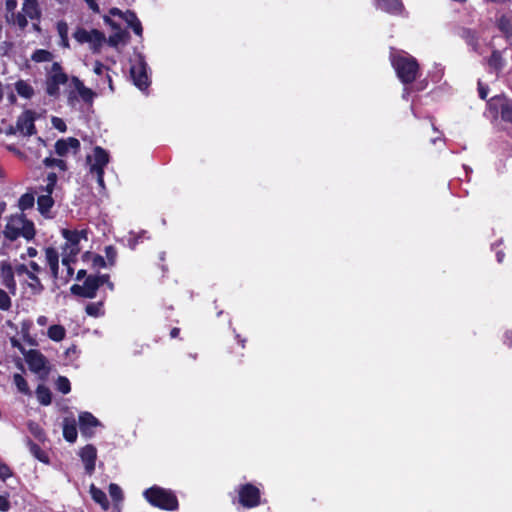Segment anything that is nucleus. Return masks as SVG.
Returning a JSON list of instances; mask_svg holds the SVG:
<instances>
[{"label": "nucleus", "instance_id": "30", "mask_svg": "<svg viewBox=\"0 0 512 512\" xmlns=\"http://www.w3.org/2000/svg\"><path fill=\"white\" fill-rule=\"evenodd\" d=\"M48 337L56 342L62 341L66 336V330L62 325H52L47 332Z\"/></svg>", "mask_w": 512, "mask_h": 512}, {"label": "nucleus", "instance_id": "20", "mask_svg": "<svg viewBox=\"0 0 512 512\" xmlns=\"http://www.w3.org/2000/svg\"><path fill=\"white\" fill-rule=\"evenodd\" d=\"M26 362L33 372L40 373L46 369L47 360L45 356L37 350L28 352Z\"/></svg>", "mask_w": 512, "mask_h": 512}, {"label": "nucleus", "instance_id": "53", "mask_svg": "<svg viewBox=\"0 0 512 512\" xmlns=\"http://www.w3.org/2000/svg\"><path fill=\"white\" fill-rule=\"evenodd\" d=\"M87 5L89 6V8L93 11V12H96L98 13L99 12V6L96 2V0H84Z\"/></svg>", "mask_w": 512, "mask_h": 512}, {"label": "nucleus", "instance_id": "63", "mask_svg": "<svg viewBox=\"0 0 512 512\" xmlns=\"http://www.w3.org/2000/svg\"><path fill=\"white\" fill-rule=\"evenodd\" d=\"M27 254L29 257H35L37 255V250L33 247H29L27 249Z\"/></svg>", "mask_w": 512, "mask_h": 512}, {"label": "nucleus", "instance_id": "33", "mask_svg": "<svg viewBox=\"0 0 512 512\" xmlns=\"http://www.w3.org/2000/svg\"><path fill=\"white\" fill-rule=\"evenodd\" d=\"M57 183V175L55 173H49L46 178V185L39 188L42 194H48L52 196Z\"/></svg>", "mask_w": 512, "mask_h": 512}, {"label": "nucleus", "instance_id": "6", "mask_svg": "<svg viewBox=\"0 0 512 512\" xmlns=\"http://www.w3.org/2000/svg\"><path fill=\"white\" fill-rule=\"evenodd\" d=\"M68 75L63 71L62 66L58 62H54L50 69L47 70L45 78V92L48 96L58 99L60 96V86L67 84Z\"/></svg>", "mask_w": 512, "mask_h": 512}, {"label": "nucleus", "instance_id": "12", "mask_svg": "<svg viewBox=\"0 0 512 512\" xmlns=\"http://www.w3.org/2000/svg\"><path fill=\"white\" fill-rule=\"evenodd\" d=\"M87 162L90 174L104 172V168L109 163V154L102 147L96 146L93 150V155L87 156Z\"/></svg>", "mask_w": 512, "mask_h": 512}, {"label": "nucleus", "instance_id": "41", "mask_svg": "<svg viewBox=\"0 0 512 512\" xmlns=\"http://www.w3.org/2000/svg\"><path fill=\"white\" fill-rule=\"evenodd\" d=\"M12 306L9 294L0 288V310L8 311Z\"/></svg>", "mask_w": 512, "mask_h": 512}, {"label": "nucleus", "instance_id": "11", "mask_svg": "<svg viewBox=\"0 0 512 512\" xmlns=\"http://www.w3.org/2000/svg\"><path fill=\"white\" fill-rule=\"evenodd\" d=\"M17 6L18 0H5V19L8 24L24 30L28 25V20L21 12H16Z\"/></svg>", "mask_w": 512, "mask_h": 512}, {"label": "nucleus", "instance_id": "51", "mask_svg": "<svg viewBox=\"0 0 512 512\" xmlns=\"http://www.w3.org/2000/svg\"><path fill=\"white\" fill-rule=\"evenodd\" d=\"M105 70H108L107 67H105L100 61H96L94 64L93 71L97 75H102Z\"/></svg>", "mask_w": 512, "mask_h": 512}, {"label": "nucleus", "instance_id": "18", "mask_svg": "<svg viewBox=\"0 0 512 512\" xmlns=\"http://www.w3.org/2000/svg\"><path fill=\"white\" fill-rule=\"evenodd\" d=\"M100 422L89 412H82L79 415V428L81 433L86 437H91L94 434V428L99 426Z\"/></svg>", "mask_w": 512, "mask_h": 512}, {"label": "nucleus", "instance_id": "29", "mask_svg": "<svg viewBox=\"0 0 512 512\" xmlns=\"http://www.w3.org/2000/svg\"><path fill=\"white\" fill-rule=\"evenodd\" d=\"M15 89L21 97L26 99H30L34 95L33 87L24 80H18L15 83Z\"/></svg>", "mask_w": 512, "mask_h": 512}, {"label": "nucleus", "instance_id": "19", "mask_svg": "<svg viewBox=\"0 0 512 512\" xmlns=\"http://www.w3.org/2000/svg\"><path fill=\"white\" fill-rule=\"evenodd\" d=\"M79 149L80 142L74 137L60 139L55 143V152L61 157L66 156L70 151L76 154Z\"/></svg>", "mask_w": 512, "mask_h": 512}, {"label": "nucleus", "instance_id": "58", "mask_svg": "<svg viewBox=\"0 0 512 512\" xmlns=\"http://www.w3.org/2000/svg\"><path fill=\"white\" fill-rule=\"evenodd\" d=\"M71 264H72V263L63 264V265L66 267V270H67L66 280H68L69 278H71V277L73 276V273H74V270H73V268L71 267Z\"/></svg>", "mask_w": 512, "mask_h": 512}, {"label": "nucleus", "instance_id": "10", "mask_svg": "<svg viewBox=\"0 0 512 512\" xmlns=\"http://www.w3.org/2000/svg\"><path fill=\"white\" fill-rule=\"evenodd\" d=\"M238 501L245 508H253L260 504V490L253 484L240 485L237 489Z\"/></svg>", "mask_w": 512, "mask_h": 512}, {"label": "nucleus", "instance_id": "14", "mask_svg": "<svg viewBox=\"0 0 512 512\" xmlns=\"http://www.w3.org/2000/svg\"><path fill=\"white\" fill-rule=\"evenodd\" d=\"M34 121V113L26 110L17 118L16 130L23 136H31L36 133Z\"/></svg>", "mask_w": 512, "mask_h": 512}, {"label": "nucleus", "instance_id": "34", "mask_svg": "<svg viewBox=\"0 0 512 512\" xmlns=\"http://www.w3.org/2000/svg\"><path fill=\"white\" fill-rule=\"evenodd\" d=\"M35 196L33 193L23 194L18 201V207L21 211L28 210L34 206Z\"/></svg>", "mask_w": 512, "mask_h": 512}, {"label": "nucleus", "instance_id": "31", "mask_svg": "<svg viewBox=\"0 0 512 512\" xmlns=\"http://www.w3.org/2000/svg\"><path fill=\"white\" fill-rule=\"evenodd\" d=\"M56 28L61 39L60 45L64 48H69L68 24L65 21H59L57 22Z\"/></svg>", "mask_w": 512, "mask_h": 512}, {"label": "nucleus", "instance_id": "13", "mask_svg": "<svg viewBox=\"0 0 512 512\" xmlns=\"http://www.w3.org/2000/svg\"><path fill=\"white\" fill-rule=\"evenodd\" d=\"M99 289V280L94 276H88L82 285L75 284L71 287V292L85 298H94Z\"/></svg>", "mask_w": 512, "mask_h": 512}, {"label": "nucleus", "instance_id": "54", "mask_svg": "<svg viewBox=\"0 0 512 512\" xmlns=\"http://www.w3.org/2000/svg\"><path fill=\"white\" fill-rule=\"evenodd\" d=\"M106 255H107V257H108V259H109L110 261H113V260H114V258H115V256H116V252H115V250H114V248H113L112 246H108V247L106 248Z\"/></svg>", "mask_w": 512, "mask_h": 512}, {"label": "nucleus", "instance_id": "57", "mask_svg": "<svg viewBox=\"0 0 512 512\" xmlns=\"http://www.w3.org/2000/svg\"><path fill=\"white\" fill-rule=\"evenodd\" d=\"M94 265L95 266L104 267L105 266L104 258L99 256V255L95 256V258H94Z\"/></svg>", "mask_w": 512, "mask_h": 512}, {"label": "nucleus", "instance_id": "22", "mask_svg": "<svg viewBox=\"0 0 512 512\" xmlns=\"http://www.w3.org/2000/svg\"><path fill=\"white\" fill-rule=\"evenodd\" d=\"M54 206V199L51 195L40 194L37 198V209L39 213L45 218H52L51 210Z\"/></svg>", "mask_w": 512, "mask_h": 512}, {"label": "nucleus", "instance_id": "44", "mask_svg": "<svg viewBox=\"0 0 512 512\" xmlns=\"http://www.w3.org/2000/svg\"><path fill=\"white\" fill-rule=\"evenodd\" d=\"M499 28L509 34V33H512V23L509 21V19L505 18V17H502L500 20H499Z\"/></svg>", "mask_w": 512, "mask_h": 512}, {"label": "nucleus", "instance_id": "46", "mask_svg": "<svg viewBox=\"0 0 512 512\" xmlns=\"http://www.w3.org/2000/svg\"><path fill=\"white\" fill-rule=\"evenodd\" d=\"M11 476V469L5 463L0 462V478L5 481L7 478Z\"/></svg>", "mask_w": 512, "mask_h": 512}, {"label": "nucleus", "instance_id": "43", "mask_svg": "<svg viewBox=\"0 0 512 512\" xmlns=\"http://www.w3.org/2000/svg\"><path fill=\"white\" fill-rule=\"evenodd\" d=\"M109 494L116 502H120L123 499L122 489L115 483L109 485Z\"/></svg>", "mask_w": 512, "mask_h": 512}, {"label": "nucleus", "instance_id": "1", "mask_svg": "<svg viewBox=\"0 0 512 512\" xmlns=\"http://www.w3.org/2000/svg\"><path fill=\"white\" fill-rule=\"evenodd\" d=\"M391 63L396 74L403 84H410L416 80L419 74L417 60L409 54L401 51L391 54Z\"/></svg>", "mask_w": 512, "mask_h": 512}, {"label": "nucleus", "instance_id": "21", "mask_svg": "<svg viewBox=\"0 0 512 512\" xmlns=\"http://www.w3.org/2000/svg\"><path fill=\"white\" fill-rule=\"evenodd\" d=\"M375 7L393 15H400L404 11V5L401 0H374Z\"/></svg>", "mask_w": 512, "mask_h": 512}, {"label": "nucleus", "instance_id": "35", "mask_svg": "<svg viewBox=\"0 0 512 512\" xmlns=\"http://www.w3.org/2000/svg\"><path fill=\"white\" fill-rule=\"evenodd\" d=\"M31 59L37 63L48 62L53 59V54L45 49H37L33 52Z\"/></svg>", "mask_w": 512, "mask_h": 512}, {"label": "nucleus", "instance_id": "5", "mask_svg": "<svg viewBox=\"0 0 512 512\" xmlns=\"http://www.w3.org/2000/svg\"><path fill=\"white\" fill-rule=\"evenodd\" d=\"M62 235L66 240L62 251V264L73 263L81 250L79 246L80 241L82 239L87 240V232L85 230L71 231L64 229Z\"/></svg>", "mask_w": 512, "mask_h": 512}, {"label": "nucleus", "instance_id": "45", "mask_svg": "<svg viewBox=\"0 0 512 512\" xmlns=\"http://www.w3.org/2000/svg\"><path fill=\"white\" fill-rule=\"evenodd\" d=\"M52 125L55 129L59 130L60 132H65L67 129L65 122L58 117L52 118Z\"/></svg>", "mask_w": 512, "mask_h": 512}, {"label": "nucleus", "instance_id": "15", "mask_svg": "<svg viewBox=\"0 0 512 512\" xmlns=\"http://www.w3.org/2000/svg\"><path fill=\"white\" fill-rule=\"evenodd\" d=\"M15 268L8 262H1L0 264V282L5 286L12 295L16 294L17 285L14 278Z\"/></svg>", "mask_w": 512, "mask_h": 512}, {"label": "nucleus", "instance_id": "7", "mask_svg": "<svg viewBox=\"0 0 512 512\" xmlns=\"http://www.w3.org/2000/svg\"><path fill=\"white\" fill-rule=\"evenodd\" d=\"M74 39L80 43H88L94 53L99 52L103 43L106 41L104 33L97 29L86 30L78 27L73 33Z\"/></svg>", "mask_w": 512, "mask_h": 512}, {"label": "nucleus", "instance_id": "17", "mask_svg": "<svg viewBox=\"0 0 512 512\" xmlns=\"http://www.w3.org/2000/svg\"><path fill=\"white\" fill-rule=\"evenodd\" d=\"M79 456L84 464L86 473L88 475H92L95 470V464L97 459L96 448L93 445L88 444L80 450Z\"/></svg>", "mask_w": 512, "mask_h": 512}, {"label": "nucleus", "instance_id": "55", "mask_svg": "<svg viewBox=\"0 0 512 512\" xmlns=\"http://www.w3.org/2000/svg\"><path fill=\"white\" fill-rule=\"evenodd\" d=\"M68 104L73 106L75 104V101L77 100V96L75 94V91H70L67 96Z\"/></svg>", "mask_w": 512, "mask_h": 512}, {"label": "nucleus", "instance_id": "9", "mask_svg": "<svg viewBox=\"0 0 512 512\" xmlns=\"http://www.w3.org/2000/svg\"><path fill=\"white\" fill-rule=\"evenodd\" d=\"M147 63L141 54L137 55V62L130 68L131 78L135 86L140 90H145L150 85L149 76L147 74Z\"/></svg>", "mask_w": 512, "mask_h": 512}, {"label": "nucleus", "instance_id": "26", "mask_svg": "<svg viewBox=\"0 0 512 512\" xmlns=\"http://www.w3.org/2000/svg\"><path fill=\"white\" fill-rule=\"evenodd\" d=\"M27 447L29 448L30 453L40 462L49 463V457L44 450H42L36 443H34L30 438H26L25 440Z\"/></svg>", "mask_w": 512, "mask_h": 512}, {"label": "nucleus", "instance_id": "8", "mask_svg": "<svg viewBox=\"0 0 512 512\" xmlns=\"http://www.w3.org/2000/svg\"><path fill=\"white\" fill-rule=\"evenodd\" d=\"M493 118L499 115L503 121L512 123V101L502 96H494L487 102Z\"/></svg>", "mask_w": 512, "mask_h": 512}, {"label": "nucleus", "instance_id": "23", "mask_svg": "<svg viewBox=\"0 0 512 512\" xmlns=\"http://www.w3.org/2000/svg\"><path fill=\"white\" fill-rule=\"evenodd\" d=\"M71 85L74 87V90L78 93V95L84 102H93L95 93L90 88H87L78 77L73 76L71 78Z\"/></svg>", "mask_w": 512, "mask_h": 512}, {"label": "nucleus", "instance_id": "47", "mask_svg": "<svg viewBox=\"0 0 512 512\" xmlns=\"http://www.w3.org/2000/svg\"><path fill=\"white\" fill-rule=\"evenodd\" d=\"M136 35L142 37L143 28L140 20L137 18L135 19L130 25H128Z\"/></svg>", "mask_w": 512, "mask_h": 512}, {"label": "nucleus", "instance_id": "37", "mask_svg": "<svg viewBox=\"0 0 512 512\" xmlns=\"http://www.w3.org/2000/svg\"><path fill=\"white\" fill-rule=\"evenodd\" d=\"M30 433L39 441L45 440V433L43 429L35 422L30 421L27 424Z\"/></svg>", "mask_w": 512, "mask_h": 512}, {"label": "nucleus", "instance_id": "42", "mask_svg": "<svg viewBox=\"0 0 512 512\" xmlns=\"http://www.w3.org/2000/svg\"><path fill=\"white\" fill-rule=\"evenodd\" d=\"M56 386H57V389L63 394H67L71 390L69 380L63 376L58 377V379L56 381Z\"/></svg>", "mask_w": 512, "mask_h": 512}, {"label": "nucleus", "instance_id": "28", "mask_svg": "<svg viewBox=\"0 0 512 512\" xmlns=\"http://www.w3.org/2000/svg\"><path fill=\"white\" fill-rule=\"evenodd\" d=\"M63 436L66 441L74 443L77 439V428L74 421L68 422L65 420L63 425Z\"/></svg>", "mask_w": 512, "mask_h": 512}, {"label": "nucleus", "instance_id": "36", "mask_svg": "<svg viewBox=\"0 0 512 512\" xmlns=\"http://www.w3.org/2000/svg\"><path fill=\"white\" fill-rule=\"evenodd\" d=\"M488 64L496 71L501 70L504 66V60L501 53L497 50H494L488 60Z\"/></svg>", "mask_w": 512, "mask_h": 512}, {"label": "nucleus", "instance_id": "64", "mask_svg": "<svg viewBox=\"0 0 512 512\" xmlns=\"http://www.w3.org/2000/svg\"><path fill=\"white\" fill-rule=\"evenodd\" d=\"M179 332H180L179 328H173V329L171 330V332H170V336H171L172 338H176V337L178 336Z\"/></svg>", "mask_w": 512, "mask_h": 512}, {"label": "nucleus", "instance_id": "60", "mask_svg": "<svg viewBox=\"0 0 512 512\" xmlns=\"http://www.w3.org/2000/svg\"><path fill=\"white\" fill-rule=\"evenodd\" d=\"M109 13L113 16H119L121 18H123V14H124V12L118 8H111Z\"/></svg>", "mask_w": 512, "mask_h": 512}, {"label": "nucleus", "instance_id": "61", "mask_svg": "<svg viewBox=\"0 0 512 512\" xmlns=\"http://www.w3.org/2000/svg\"><path fill=\"white\" fill-rule=\"evenodd\" d=\"M505 343L508 346H512V332H506V334H505Z\"/></svg>", "mask_w": 512, "mask_h": 512}, {"label": "nucleus", "instance_id": "38", "mask_svg": "<svg viewBox=\"0 0 512 512\" xmlns=\"http://www.w3.org/2000/svg\"><path fill=\"white\" fill-rule=\"evenodd\" d=\"M43 163L47 167H57L62 171L67 169L66 162L62 159L47 157L44 159Z\"/></svg>", "mask_w": 512, "mask_h": 512}, {"label": "nucleus", "instance_id": "3", "mask_svg": "<svg viewBox=\"0 0 512 512\" xmlns=\"http://www.w3.org/2000/svg\"><path fill=\"white\" fill-rule=\"evenodd\" d=\"M15 273L19 277H25V283L32 294L39 295L44 291V285L40 279V274L43 273V269L35 261H30L28 264L16 265Z\"/></svg>", "mask_w": 512, "mask_h": 512}, {"label": "nucleus", "instance_id": "32", "mask_svg": "<svg viewBox=\"0 0 512 512\" xmlns=\"http://www.w3.org/2000/svg\"><path fill=\"white\" fill-rule=\"evenodd\" d=\"M36 396H37V399L38 401L42 404V405H49L52 401V396H51V392L50 390L44 386V385H39L37 387V390H36Z\"/></svg>", "mask_w": 512, "mask_h": 512}, {"label": "nucleus", "instance_id": "59", "mask_svg": "<svg viewBox=\"0 0 512 512\" xmlns=\"http://www.w3.org/2000/svg\"><path fill=\"white\" fill-rule=\"evenodd\" d=\"M37 324L40 326H46L48 324V318L44 315H41L37 318Z\"/></svg>", "mask_w": 512, "mask_h": 512}, {"label": "nucleus", "instance_id": "2", "mask_svg": "<svg viewBox=\"0 0 512 512\" xmlns=\"http://www.w3.org/2000/svg\"><path fill=\"white\" fill-rule=\"evenodd\" d=\"M35 233L34 223L23 214L11 216L3 231L4 237L9 241H15L20 237L30 241L35 237Z\"/></svg>", "mask_w": 512, "mask_h": 512}, {"label": "nucleus", "instance_id": "49", "mask_svg": "<svg viewBox=\"0 0 512 512\" xmlns=\"http://www.w3.org/2000/svg\"><path fill=\"white\" fill-rule=\"evenodd\" d=\"M137 18L138 17L136 16V14L133 11L127 10L124 12L122 19L125 20L127 25H130V23H132Z\"/></svg>", "mask_w": 512, "mask_h": 512}, {"label": "nucleus", "instance_id": "56", "mask_svg": "<svg viewBox=\"0 0 512 512\" xmlns=\"http://www.w3.org/2000/svg\"><path fill=\"white\" fill-rule=\"evenodd\" d=\"M95 279H98L99 280V287L103 284H107L108 280H109V275L107 274H104V275H98V276H94Z\"/></svg>", "mask_w": 512, "mask_h": 512}, {"label": "nucleus", "instance_id": "40", "mask_svg": "<svg viewBox=\"0 0 512 512\" xmlns=\"http://www.w3.org/2000/svg\"><path fill=\"white\" fill-rule=\"evenodd\" d=\"M14 384L16 385L17 389L23 393L28 394L29 393V387L27 384V381L22 377L20 374H15L13 377Z\"/></svg>", "mask_w": 512, "mask_h": 512}, {"label": "nucleus", "instance_id": "27", "mask_svg": "<svg viewBox=\"0 0 512 512\" xmlns=\"http://www.w3.org/2000/svg\"><path fill=\"white\" fill-rule=\"evenodd\" d=\"M90 494L92 499L98 503L102 509L107 510L109 508V502L105 492L97 488L94 484L90 487Z\"/></svg>", "mask_w": 512, "mask_h": 512}, {"label": "nucleus", "instance_id": "48", "mask_svg": "<svg viewBox=\"0 0 512 512\" xmlns=\"http://www.w3.org/2000/svg\"><path fill=\"white\" fill-rule=\"evenodd\" d=\"M10 509V502L7 496L0 495V511L7 512Z\"/></svg>", "mask_w": 512, "mask_h": 512}, {"label": "nucleus", "instance_id": "39", "mask_svg": "<svg viewBox=\"0 0 512 512\" xmlns=\"http://www.w3.org/2000/svg\"><path fill=\"white\" fill-rule=\"evenodd\" d=\"M85 311L89 316H93V317L101 316V315H103L102 303L101 302L90 303L86 306Z\"/></svg>", "mask_w": 512, "mask_h": 512}, {"label": "nucleus", "instance_id": "25", "mask_svg": "<svg viewBox=\"0 0 512 512\" xmlns=\"http://www.w3.org/2000/svg\"><path fill=\"white\" fill-rule=\"evenodd\" d=\"M21 13L25 15L26 20H38L41 16V11L38 6L37 0H23Z\"/></svg>", "mask_w": 512, "mask_h": 512}, {"label": "nucleus", "instance_id": "52", "mask_svg": "<svg viewBox=\"0 0 512 512\" xmlns=\"http://www.w3.org/2000/svg\"><path fill=\"white\" fill-rule=\"evenodd\" d=\"M92 175H94L96 177V180H97V183L99 185V187L104 190L105 189V183H104V172H100V173H91Z\"/></svg>", "mask_w": 512, "mask_h": 512}, {"label": "nucleus", "instance_id": "4", "mask_svg": "<svg viewBox=\"0 0 512 512\" xmlns=\"http://www.w3.org/2000/svg\"><path fill=\"white\" fill-rule=\"evenodd\" d=\"M144 497L153 506L164 510H176L178 500L173 492L154 486L144 491Z\"/></svg>", "mask_w": 512, "mask_h": 512}, {"label": "nucleus", "instance_id": "50", "mask_svg": "<svg viewBox=\"0 0 512 512\" xmlns=\"http://www.w3.org/2000/svg\"><path fill=\"white\" fill-rule=\"evenodd\" d=\"M488 86L484 85L482 82H478V93L481 99H485L488 95Z\"/></svg>", "mask_w": 512, "mask_h": 512}, {"label": "nucleus", "instance_id": "24", "mask_svg": "<svg viewBox=\"0 0 512 512\" xmlns=\"http://www.w3.org/2000/svg\"><path fill=\"white\" fill-rule=\"evenodd\" d=\"M46 263L50 269L51 276L54 279L58 278L59 271V254L55 248L48 247L45 249Z\"/></svg>", "mask_w": 512, "mask_h": 512}, {"label": "nucleus", "instance_id": "16", "mask_svg": "<svg viewBox=\"0 0 512 512\" xmlns=\"http://www.w3.org/2000/svg\"><path fill=\"white\" fill-rule=\"evenodd\" d=\"M104 22L117 30L114 34L110 35L107 43L111 47H117L119 44H126L129 40V33L121 30L120 26L117 25L109 16H104Z\"/></svg>", "mask_w": 512, "mask_h": 512}, {"label": "nucleus", "instance_id": "62", "mask_svg": "<svg viewBox=\"0 0 512 512\" xmlns=\"http://www.w3.org/2000/svg\"><path fill=\"white\" fill-rule=\"evenodd\" d=\"M105 79L107 81V84H108L110 90L114 91V87H113V82H112L111 76L109 74H106Z\"/></svg>", "mask_w": 512, "mask_h": 512}]
</instances>
